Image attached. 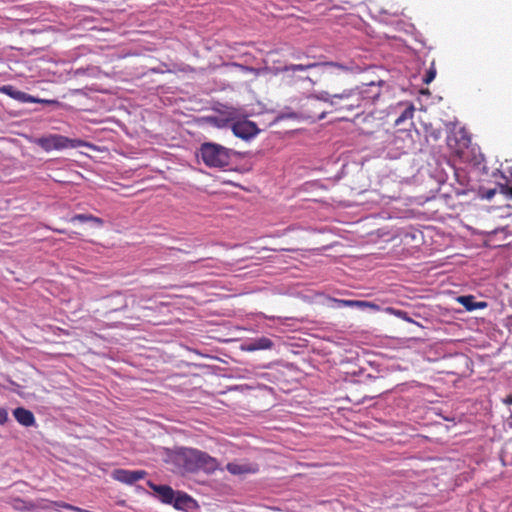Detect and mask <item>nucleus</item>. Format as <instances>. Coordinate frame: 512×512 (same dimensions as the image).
Returning a JSON list of instances; mask_svg holds the SVG:
<instances>
[{
    "label": "nucleus",
    "instance_id": "nucleus-1",
    "mask_svg": "<svg viewBox=\"0 0 512 512\" xmlns=\"http://www.w3.org/2000/svg\"><path fill=\"white\" fill-rule=\"evenodd\" d=\"M165 462L173 466L174 472L180 474L198 471L213 473L219 467L216 458L199 449L188 447H176L169 450Z\"/></svg>",
    "mask_w": 512,
    "mask_h": 512
},
{
    "label": "nucleus",
    "instance_id": "nucleus-2",
    "mask_svg": "<svg viewBox=\"0 0 512 512\" xmlns=\"http://www.w3.org/2000/svg\"><path fill=\"white\" fill-rule=\"evenodd\" d=\"M363 94L354 88L341 93H328V101L332 113L346 114L362 109Z\"/></svg>",
    "mask_w": 512,
    "mask_h": 512
},
{
    "label": "nucleus",
    "instance_id": "nucleus-3",
    "mask_svg": "<svg viewBox=\"0 0 512 512\" xmlns=\"http://www.w3.org/2000/svg\"><path fill=\"white\" fill-rule=\"evenodd\" d=\"M198 156L208 167L223 168L230 163L231 150L220 144L205 142L201 144Z\"/></svg>",
    "mask_w": 512,
    "mask_h": 512
},
{
    "label": "nucleus",
    "instance_id": "nucleus-4",
    "mask_svg": "<svg viewBox=\"0 0 512 512\" xmlns=\"http://www.w3.org/2000/svg\"><path fill=\"white\" fill-rule=\"evenodd\" d=\"M332 113L329 107L328 92H323L320 95H310L302 104V114L307 119L321 120L327 114Z\"/></svg>",
    "mask_w": 512,
    "mask_h": 512
},
{
    "label": "nucleus",
    "instance_id": "nucleus-5",
    "mask_svg": "<svg viewBox=\"0 0 512 512\" xmlns=\"http://www.w3.org/2000/svg\"><path fill=\"white\" fill-rule=\"evenodd\" d=\"M35 143L46 152H50L52 150H62L69 147L78 148L84 145V141L80 139H70L59 134H51L37 138Z\"/></svg>",
    "mask_w": 512,
    "mask_h": 512
},
{
    "label": "nucleus",
    "instance_id": "nucleus-6",
    "mask_svg": "<svg viewBox=\"0 0 512 512\" xmlns=\"http://www.w3.org/2000/svg\"><path fill=\"white\" fill-rule=\"evenodd\" d=\"M147 475V472L144 470H126V469H115L111 476L114 480L132 485L137 481L144 479Z\"/></svg>",
    "mask_w": 512,
    "mask_h": 512
},
{
    "label": "nucleus",
    "instance_id": "nucleus-7",
    "mask_svg": "<svg viewBox=\"0 0 512 512\" xmlns=\"http://www.w3.org/2000/svg\"><path fill=\"white\" fill-rule=\"evenodd\" d=\"M232 131L235 136L242 139H249L254 137L259 129L257 125L250 120H239L232 124Z\"/></svg>",
    "mask_w": 512,
    "mask_h": 512
},
{
    "label": "nucleus",
    "instance_id": "nucleus-8",
    "mask_svg": "<svg viewBox=\"0 0 512 512\" xmlns=\"http://www.w3.org/2000/svg\"><path fill=\"white\" fill-rule=\"evenodd\" d=\"M354 89L363 94L362 108L373 103L381 94L380 83L376 84L374 82H370L362 84L361 86H356Z\"/></svg>",
    "mask_w": 512,
    "mask_h": 512
},
{
    "label": "nucleus",
    "instance_id": "nucleus-9",
    "mask_svg": "<svg viewBox=\"0 0 512 512\" xmlns=\"http://www.w3.org/2000/svg\"><path fill=\"white\" fill-rule=\"evenodd\" d=\"M171 505H173L175 509L185 512L193 511L198 507L197 502L191 496L181 491H177Z\"/></svg>",
    "mask_w": 512,
    "mask_h": 512
},
{
    "label": "nucleus",
    "instance_id": "nucleus-10",
    "mask_svg": "<svg viewBox=\"0 0 512 512\" xmlns=\"http://www.w3.org/2000/svg\"><path fill=\"white\" fill-rule=\"evenodd\" d=\"M274 346L273 341L265 336L251 339L242 344L241 349L246 352H254L257 350H270Z\"/></svg>",
    "mask_w": 512,
    "mask_h": 512
},
{
    "label": "nucleus",
    "instance_id": "nucleus-11",
    "mask_svg": "<svg viewBox=\"0 0 512 512\" xmlns=\"http://www.w3.org/2000/svg\"><path fill=\"white\" fill-rule=\"evenodd\" d=\"M149 487L157 494L160 501L164 504H172L177 491L168 485H157L149 482Z\"/></svg>",
    "mask_w": 512,
    "mask_h": 512
},
{
    "label": "nucleus",
    "instance_id": "nucleus-12",
    "mask_svg": "<svg viewBox=\"0 0 512 512\" xmlns=\"http://www.w3.org/2000/svg\"><path fill=\"white\" fill-rule=\"evenodd\" d=\"M0 91L8 96H10L11 98L15 99V100H18L20 102H23V103H36L38 102L39 100H37L36 98H34L33 96L23 92V91H20L18 89H16L14 86L12 85H4L0 88Z\"/></svg>",
    "mask_w": 512,
    "mask_h": 512
},
{
    "label": "nucleus",
    "instance_id": "nucleus-13",
    "mask_svg": "<svg viewBox=\"0 0 512 512\" xmlns=\"http://www.w3.org/2000/svg\"><path fill=\"white\" fill-rule=\"evenodd\" d=\"M236 118V112L234 110L224 112L220 115L216 116H208L206 117V122L210 125L217 128H224L230 122L234 121Z\"/></svg>",
    "mask_w": 512,
    "mask_h": 512
},
{
    "label": "nucleus",
    "instance_id": "nucleus-14",
    "mask_svg": "<svg viewBox=\"0 0 512 512\" xmlns=\"http://www.w3.org/2000/svg\"><path fill=\"white\" fill-rule=\"evenodd\" d=\"M226 469L233 475L251 474L258 471L255 464L231 462L226 465Z\"/></svg>",
    "mask_w": 512,
    "mask_h": 512
},
{
    "label": "nucleus",
    "instance_id": "nucleus-15",
    "mask_svg": "<svg viewBox=\"0 0 512 512\" xmlns=\"http://www.w3.org/2000/svg\"><path fill=\"white\" fill-rule=\"evenodd\" d=\"M13 416L19 424L25 427H31L35 424L34 414L30 410L23 407L14 409Z\"/></svg>",
    "mask_w": 512,
    "mask_h": 512
},
{
    "label": "nucleus",
    "instance_id": "nucleus-16",
    "mask_svg": "<svg viewBox=\"0 0 512 512\" xmlns=\"http://www.w3.org/2000/svg\"><path fill=\"white\" fill-rule=\"evenodd\" d=\"M332 301L335 302L338 307H351V308L356 307V308H360V309L369 307V308H372L375 310L379 309L378 305H376L372 302L363 301V300H346V299L333 298Z\"/></svg>",
    "mask_w": 512,
    "mask_h": 512
},
{
    "label": "nucleus",
    "instance_id": "nucleus-17",
    "mask_svg": "<svg viewBox=\"0 0 512 512\" xmlns=\"http://www.w3.org/2000/svg\"><path fill=\"white\" fill-rule=\"evenodd\" d=\"M457 301L463 305L467 311L483 309L487 306L486 302H476L473 295L459 296Z\"/></svg>",
    "mask_w": 512,
    "mask_h": 512
},
{
    "label": "nucleus",
    "instance_id": "nucleus-18",
    "mask_svg": "<svg viewBox=\"0 0 512 512\" xmlns=\"http://www.w3.org/2000/svg\"><path fill=\"white\" fill-rule=\"evenodd\" d=\"M69 221L71 223H74L76 221L81 223L92 222L99 227H102L104 225V220L102 218L94 216L92 214H76L73 217H71Z\"/></svg>",
    "mask_w": 512,
    "mask_h": 512
},
{
    "label": "nucleus",
    "instance_id": "nucleus-19",
    "mask_svg": "<svg viewBox=\"0 0 512 512\" xmlns=\"http://www.w3.org/2000/svg\"><path fill=\"white\" fill-rule=\"evenodd\" d=\"M318 64L317 63H309V64H291V65H286L282 68H279L278 71L279 72H296V71H305V70H308V69H311V68H314L316 67Z\"/></svg>",
    "mask_w": 512,
    "mask_h": 512
},
{
    "label": "nucleus",
    "instance_id": "nucleus-20",
    "mask_svg": "<svg viewBox=\"0 0 512 512\" xmlns=\"http://www.w3.org/2000/svg\"><path fill=\"white\" fill-rule=\"evenodd\" d=\"M12 507L18 511H31L35 508V505L32 502H27L20 498H14L11 502Z\"/></svg>",
    "mask_w": 512,
    "mask_h": 512
},
{
    "label": "nucleus",
    "instance_id": "nucleus-21",
    "mask_svg": "<svg viewBox=\"0 0 512 512\" xmlns=\"http://www.w3.org/2000/svg\"><path fill=\"white\" fill-rule=\"evenodd\" d=\"M415 108L411 104L408 107L404 109V111L401 113V115L395 120V125L400 126L404 121L408 119H412L414 115Z\"/></svg>",
    "mask_w": 512,
    "mask_h": 512
},
{
    "label": "nucleus",
    "instance_id": "nucleus-22",
    "mask_svg": "<svg viewBox=\"0 0 512 512\" xmlns=\"http://www.w3.org/2000/svg\"><path fill=\"white\" fill-rule=\"evenodd\" d=\"M499 194L503 195L506 200H512V187L499 184Z\"/></svg>",
    "mask_w": 512,
    "mask_h": 512
},
{
    "label": "nucleus",
    "instance_id": "nucleus-23",
    "mask_svg": "<svg viewBox=\"0 0 512 512\" xmlns=\"http://www.w3.org/2000/svg\"><path fill=\"white\" fill-rule=\"evenodd\" d=\"M435 76H436V69L434 67H430V69L426 72V74L423 78V82L425 84H429L435 79Z\"/></svg>",
    "mask_w": 512,
    "mask_h": 512
},
{
    "label": "nucleus",
    "instance_id": "nucleus-24",
    "mask_svg": "<svg viewBox=\"0 0 512 512\" xmlns=\"http://www.w3.org/2000/svg\"><path fill=\"white\" fill-rule=\"evenodd\" d=\"M497 193H499V184L494 189L485 190L482 197L487 200H491Z\"/></svg>",
    "mask_w": 512,
    "mask_h": 512
},
{
    "label": "nucleus",
    "instance_id": "nucleus-25",
    "mask_svg": "<svg viewBox=\"0 0 512 512\" xmlns=\"http://www.w3.org/2000/svg\"><path fill=\"white\" fill-rule=\"evenodd\" d=\"M394 315H396L398 318H401L403 319L404 321H407V322H413V320L408 316V313L405 312V311H402V310H394L393 311Z\"/></svg>",
    "mask_w": 512,
    "mask_h": 512
},
{
    "label": "nucleus",
    "instance_id": "nucleus-26",
    "mask_svg": "<svg viewBox=\"0 0 512 512\" xmlns=\"http://www.w3.org/2000/svg\"><path fill=\"white\" fill-rule=\"evenodd\" d=\"M235 65L237 67H239L245 73H253L254 75H259V69H256L253 67H248V66H243V65H239V64H235Z\"/></svg>",
    "mask_w": 512,
    "mask_h": 512
},
{
    "label": "nucleus",
    "instance_id": "nucleus-27",
    "mask_svg": "<svg viewBox=\"0 0 512 512\" xmlns=\"http://www.w3.org/2000/svg\"><path fill=\"white\" fill-rule=\"evenodd\" d=\"M8 421L7 409L0 407V425H4Z\"/></svg>",
    "mask_w": 512,
    "mask_h": 512
},
{
    "label": "nucleus",
    "instance_id": "nucleus-28",
    "mask_svg": "<svg viewBox=\"0 0 512 512\" xmlns=\"http://www.w3.org/2000/svg\"><path fill=\"white\" fill-rule=\"evenodd\" d=\"M54 231L60 233V234H65L66 233V230L64 229H54Z\"/></svg>",
    "mask_w": 512,
    "mask_h": 512
},
{
    "label": "nucleus",
    "instance_id": "nucleus-29",
    "mask_svg": "<svg viewBox=\"0 0 512 512\" xmlns=\"http://www.w3.org/2000/svg\"><path fill=\"white\" fill-rule=\"evenodd\" d=\"M507 403H512V396H509L506 400Z\"/></svg>",
    "mask_w": 512,
    "mask_h": 512
},
{
    "label": "nucleus",
    "instance_id": "nucleus-30",
    "mask_svg": "<svg viewBox=\"0 0 512 512\" xmlns=\"http://www.w3.org/2000/svg\"><path fill=\"white\" fill-rule=\"evenodd\" d=\"M340 119H342V120H346V119H347V117H346L345 115H342V116L340 117Z\"/></svg>",
    "mask_w": 512,
    "mask_h": 512
},
{
    "label": "nucleus",
    "instance_id": "nucleus-31",
    "mask_svg": "<svg viewBox=\"0 0 512 512\" xmlns=\"http://www.w3.org/2000/svg\"><path fill=\"white\" fill-rule=\"evenodd\" d=\"M327 65L335 66V64H334V63H327Z\"/></svg>",
    "mask_w": 512,
    "mask_h": 512
}]
</instances>
